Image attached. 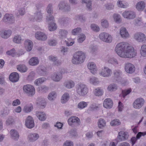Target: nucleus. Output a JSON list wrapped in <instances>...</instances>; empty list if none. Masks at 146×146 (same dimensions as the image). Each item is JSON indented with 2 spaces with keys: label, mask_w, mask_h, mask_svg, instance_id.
<instances>
[{
  "label": "nucleus",
  "mask_w": 146,
  "mask_h": 146,
  "mask_svg": "<svg viewBox=\"0 0 146 146\" xmlns=\"http://www.w3.org/2000/svg\"><path fill=\"white\" fill-rule=\"evenodd\" d=\"M128 45L125 42H123L118 44L115 50L118 55L121 57L125 56L124 54Z\"/></svg>",
  "instance_id": "obj_1"
},
{
  "label": "nucleus",
  "mask_w": 146,
  "mask_h": 146,
  "mask_svg": "<svg viewBox=\"0 0 146 146\" xmlns=\"http://www.w3.org/2000/svg\"><path fill=\"white\" fill-rule=\"evenodd\" d=\"M86 57L84 52L81 51L76 52L72 58V62L74 64H78L83 62Z\"/></svg>",
  "instance_id": "obj_2"
},
{
  "label": "nucleus",
  "mask_w": 146,
  "mask_h": 146,
  "mask_svg": "<svg viewBox=\"0 0 146 146\" xmlns=\"http://www.w3.org/2000/svg\"><path fill=\"white\" fill-rule=\"evenodd\" d=\"M76 91L79 95L84 96L87 94L88 90L85 84L83 83H80L77 85Z\"/></svg>",
  "instance_id": "obj_3"
},
{
  "label": "nucleus",
  "mask_w": 146,
  "mask_h": 146,
  "mask_svg": "<svg viewBox=\"0 0 146 146\" xmlns=\"http://www.w3.org/2000/svg\"><path fill=\"white\" fill-rule=\"evenodd\" d=\"M137 52L134 50L133 48L128 46L124 54L123 58H131L134 57L136 55Z\"/></svg>",
  "instance_id": "obj_4"
},
{
  "label": "nucleus",
  "mask_w": 146,
  "mask_h": 146,
  "mask_svg": "<svg viewBox=\"0 0 146 146\" xmlns=\"http://www.w3.org/2000/svg\"><path fill=\"white\" fill-rule=\"evenodd\" d=\"M99 37L101 40L106 42H111L112 40V37L111 36L106 33H101L99 35Z\"/></svg>",
  "instance_id": "obj_5"
},
{
  "label": "nucleus",
  "mask_w": 146,
  "mask_h": 146,
  "mask_svg": "<svg viewBox=\"0 0 146 146\" xmlns=\"http://www.w3.org/2000/svg\"><path fill=\"white\" fill-rule=\"evenodd\" d=\"M144 100L141 98H139L136 99L133 104V106L134 108L139 109L142 108L145 103Z\"/></svg>",
  "instance_id": "obj_6"
},
{
  "label": "nucleus",
  "mask_w": 146,
  "mask_h": 146,
  "mask_svg": "<svg viewBox=\"0 0 146 146\" xmlns=\"http://www.w3.org/2000/svg\"><path fill=\"white\" fill-rule=\"evenodd\" d=\"M2 20L6 23L12 24L15 22V18L13 15L6 13L4 15Z\"/></svg>",
  "instance_id": "obj_7"
},
{
  "label": "nucleus",
  "mask_w": 146,
  "mask_h": 146,
  "mask_svg": "<svg viewBox=\"0 0 146 146\" xmlns=\"http://www.w3.org/2000/svg\"><path fill=\"white\" fill-rule=\"evenodd\" d=\"M23 90L26 93L31 96H33L35 93V88L33 86L30 84L24 86L23 87Z\"/></svg>",
  "instance_id": "obj_8"
},
{
  "label": "nucleus",
  "mask_w": 146,
  "mask_h": 146,
  "mask_svg": "<svg viewBox=\"0 0 146 146\" xmlns=\"http://www.w3.org/2000/svg\"><path fill=\"white\" fill-rule=\"evenodd\" d=\"M43 18V14L40 10L38 9L34 13V17L31 21L39 22L42 20Z\"/></svg>",
  "instance_id": "obj_9"
},
{
  "label": "nucleus",
  "mask_w": 146,
  "mask_h": 146,
  "mask_svg": "<svg viewBox=\"0 0 146 146\" xmlns=\"http://www.w3.org/2000/svg\"><path fill=\"white\" fill-rule=\"evenodd\" d=\"M134 38L139 42H145L146 40L145 36L141 33H136L134 35Z\"/></svg>",
  "instance_id": "obj_10"
},
{
  "label": "nucleus",
  "mask_w": 146,
  "mask_h": 146,
  "mask_svg": "<svg viewBox=\"0 0 146 146\" xmlns=\"http://www.w3.org/2000/svg\"><path fill=\"white\" fill-rule=\"evenodd\" d=\"M58 6L59 10H62L64 11H69L71 9L70 6L69 4L64 1L60 2Z\"/></svg>",
  "instance_id": "obj_11"
},
{
  "label": "nucleus",
  "mask_w": 146,
  "mask_h": 146,
  "mask_svg": "<svg viewBox=\"0 0 146 146\" xmlns=\"http://www.w3.org/2000/svg\"><path fill=\"white\" fill-rule=\"evenodd\" d=\"M25 125L29 128H33L34 126V122L33 118L30 116H29L25 120Z\"/></svg>",
  "instance_id": "obj_12"
},
{
  "label": "nucleus",
  "mask_w": 146,
  "mask_h": 146,
  "mask_svg": "<svg viewBox=\"0 0 146 146\" xmlns=\"http://www.w3.org/2000/svg\"><path fill=\"white\" fill-rule=\"evenodd\" d=\"M123 16L128 19H132L135 17V14L132 11H125L122 13Z\"/></svg>",
  "instance_id": "obj_13"
},
{
  "label": "nucleus",
  "mask_w": 146,
  "mask_h": 146,
  "mask_svg": "<svg viewBox=\"0 0 146 146\" xmlns=\"http://www.w3.org/2000/svg\"><path fill=\"white\" fill-rule=\"evenodd\" d=\"M113 104L112 100L110 98L105 99L103 102V107L106 108L110 109L113 106Z\"/></svg>",
  "instance_id": "obj_14"
},
{
  "label": "nucleus",
  "mask_w": 146,
  "mask_h": 146,
  "mask_svg": "<svg viewBox=\"0 0 146 146\" xmlns=\"http://www.w3.org/2000/svg\"><path fill=\"white\" fill-rule=\"evenodd\" d=\"M11 138L15 141H17L19 138V135L18 132L14 129H11L9 132Z\"/></svg>",
  "instance_id": "obj_15"
},
{
  "label": "nucleus",
  "mask_w": 146,
  "mask_h": 146,
  "mask_svg": "<svg viewBox=\"0 0 146 146\" xmlns=\"http://www.w3.org/2000/svg\"><path fill=\"white\" fill-rule=\"evenodd\" d=\"M35 115L38 119L40 121H44L46 118V115L45 112L42 111H37Z\"/></svg>",
  "instance_id": "obj_16"
},
{
  "label": "nucleus",
  "mask_w": 146,
  "mask_h": 146,
  "mask_svg": "<svg viewBox=\"0 0 146 146\" xmlns=\"http://www.w3.org/2000/svg\"><path fill=\"white\" fill-rule=\"evenodd\" d=\"M125 68L127 73H133L135 70V68L134 65L129 63H128L125 64Z\"/></svg>",
  "instance_id": "obj_17"
},
{
  "label": "nucleus",
  "mask_w": 146,
  "mask_h": 146,
  "mask_svg": "<svg viewBox=\"0 0 146 146\" xmlns=\"http://www.w3.org/2000/svg\"><path fill=\"white\" fill-rule=\"evenodd\" d=\"M36 104L37 106L41 109H43L46 106V102L44 98H39L37 100Z\"/></svg>",
  "instance_id": "obj_18"
},
{
  "label": "nucleus",
  "mask_w": 146,
  "mask_h": 146,
  "mask_svg": "<svg viewBox=\"0 0 146 146\" xmlns=\"http://www.w3.org/2000/svg\"><path fill=\"white\" fill-rule=\"evenodd\" d=\"M12 32L11 30H4L0 31V35L1 37L4 39H7L11 35Z\"/></svg>",
  "instance_id": "obj_19"
},
{
  "label": "nucleus",
  "mask_w": 146,
  "mask_h": 146,
  "mask_svg": "<svg viewBox=\"0 0 146 146\" xmlns=\"http://www.w3.org/2000/svg\"><path fill=\"white\" fill-rule=\"evenodd\" d=\"M36 38L38 40L44 41L47 39L46 35L44 33L41 32H37L35 34Z\"/></svg>",
  "instance_id": "obj_20"
},
{
  "label": "nucleus",
  "mask_w": 146,
  "mask_h": 146,
  "mask_svg": "<svg viewBox=\"0 0 146 146\" xmlns=\"http://www.w3.org/2000/svg\"><path fill=\"white\" fill-rule=\"evenodd\" d=\"M128 137L129 135L127 132L121 131L118 133L117 138L120 141H125L128 139Z\"/></svg>",
  "instance_id": "obj_21"
},
{
  "label": "nucleus",
  "mask_w": 146,
  "mask_h": 146,
  "mask_svg": "<svg viewBox=\"0 0 146 146\" xmlns=\"http://www.w3.org/2000/svg\"><path fill=\"white\" fill-rule=\"evenodd\" d=\"M68 123L70 125H72L73 123H76L80 124V121L79 119L76 116H72L70 117L68 120Z\"/></svg>",
  "instance_id": "obj_22"
},
{
  "label": "nucleus",
  "mask_w": 146,
  "mask_h": 146,
  "mask_svg": "<svg viewBox=\"0 0 146 146\" xmlns=\"http://www.w3.org/2000/svg\"><path fill=\"white\" fill-rule=\"evenodd\" d=\"M39 137V135L38 134L34 132L30 133L28 135V138L29 140L32 142H34Z\"/></svg>",
  "instance_id": "obj_23"
},
{
  "label": "nucleus",
  "mask_w": 146,
  "mask_h": 146,
  "mask_svg": "<svg viewBox=\"0 0 146 146\" xmlns=\"http://www.w3.org/2000/svg\"><path fill=\"white\" fill-rule=\"evenodd\" d=\"M19 78V74H11L9 76V79L11 82H17Z\"/></svg>",
  "instance_id": "obj_24"
},
{
  "label": "nucleus",
  "mask_w": 146,
  "mask_h": 146,
  "mask_svg": "<svg viewBox=\"0 0 146 146\" xmlns=\"http://www.w3.org/2000/svg\"><path fill=\"white\" fill-rule=\"evenodd\" d=\"M64 85L68 89H71L73 88L75 86V83L73 81L71 80H67L64 83Z\"/></svg>",
  "instance_id": "obj_25"
},
{
  "label": "nucleus",
  "mask_w": 146,
  "mask_h": 146,
  "mask_svg": "<svg viewBox=\"0 0 146 146\" xmlns=\"http://www.w3.org/2000/svg\"><path fill=\"white\" fill-rule=\"evenodd\" d=\"M146 135V131L144 132H139L137 135L136 137H133L131 139V141L132 145H133L135 143L137 139L140 138L142 135Z\"/></svg>",
  "instance_id": "obj_26"
},
{
  "label": "nucleus",
  "mask_w": 146,
  "mask_h": 146,
  "mask_svg": "<svg viewBox=\"0 0 146 146\" xmlns=\"http://www.w3.org/2000/svg\"><path fill=\"white\" fill-rule=\"evenodd\" d=\"M48 59L50 60L53 62L55 65L58 66L61 64V62L58 60L56 56L51 55L48 56Z\"/></svg>",
  "instance_id": "obj_27"
},
{
  "label": "nucleus",
  "mask_w": 146,
  "mask_h": 146,
  "mask_svg": "<svg viewBox=\"0 0 146 146\" xmlns=\"http://www.w3.org/2000/svg\"><path fill=\"white\" fill-rule=\"evenodd\" d=\"M24 44L27 50L30 51L33 48V44L31 40H26L25 41Z\"/></svg>",
  "instance_id": "obj_28"
},
{
  "label": "nucleus",
  "mask_w": 146,
  "mask_h": 146,
  "mask_svg": "<svg viewBox=\"0 0 146 146\" xmlns=\"http://www.w3.org/2000/svg\"><path fill=\"white\" fill-rule=\"evenodd\" d=\"M100 104H96L93 103L91 104L88 108L87 110V111L89 112V111H93L96 110L100 108Z\"/></svg>",
  "instance_id": "obj_29"
},
{
  "label": "nucleus",
  "mask_w": 146,
  "mask_h": 146,
  "mask_svg": "<svg viewBox=\"0 0 146 146\" xmlns=\"http://www.w3.org/2000/svg\"><path fill=\"white\" fill-rule=\"evenodd\" d=\"M70 99V95L68 92L64 93L62 96L61 102L62 104H64L67 102Z\"/></svg>",
  "instance_id": "obj_30"
},
{
  "label": "nucleus",
  "mask_w": 146,
  "mask_h": 146,
  "mask_svg": "<svg viewBox=\"0 0 146 146\" xmlns=\"http://www.w3.org/2000/svg\"><path fill=\"white\" fill-rule=\"evenodd\" d=\"M88 67L89 69L91 70V72H96L97 69L95 64L93 62H90L88 63Z\"/></svg>",
  "instance_id": "obj_31"
},
{
  "label": "nucleus",
  "mask_w": 146,
  "mask_h": 146,
  "mask_svg": "<svg viewBox=\"0 0 146 146\" xmlns=\"http://www.w3.org/2000/svg\"><path fill=\"white\" fill-rule=\"evenodd\" d=\"M39 62V60L37 57H33L29 60V64L32 66H36L38 65Z\"/></svg>",
  "instance_id": "obj_32"
},
{
  "label": "nucleus",
  "mask_w": 146,
  "mask_h": 146,
  "mask_svg": "<svg viewBox=\"0 0 146 146\" xmlns=\"http://www.w3.org/2000/svg\"><path fill=\"white\" fill-rule=\"evenodd\" d=\"M33 109V106L31 104H29L25 105L23 108V111L26 113L31 112Z\"/></svg>",
  "instance_id": "obj_33"
},
{
  "label": "nucleus",
  "mask_w": 146,
  "mask_h": 146,
  "mask_svg": "<svg viewBox=\"0 0 146 146\" xmlns=\"http://www.w3.org/2000/svg\"><path fill=\"white\" fill-rule=\"evenodd\" d=\"M57 96L56 92L55 91H52L48 94L47 98L50 101H53L56 98Z\"/></svg>",
  "instance_id": "obj_34"
},
{
  "label": "nucleus",
  "mask_w": 146,
  "mask_h": 146,
  "mask_svg": "<svg viewBox=\"0 0 146 146\" xmlns=\"http://www.w3.org/2000/svg\"><path fill=\"white\" fill-rule=\"evenodd\" d=\"M52 75V79L54 81L58 82L62 78V74H53Z\"/></svg>",
  "instance_id": "obj_35"
},
{
  "label": "nucleus",
  "mask_w": 146,
  "mask_h": 146,
  "mask_svg": "<svg viewBox=\"0 0 146 146\" xmlns=\"http://www.w3.org/2000/svg\"><path fill=\"white\" fill-rule=\"evenodd\" d=\"M120 33L121 36L123 38H127L129 36V34L125 28H121L120 30Z\"/></svg>",
  "instance_id": "obj_36"
},
{
  "label": "nucleus",
  "mask_w": 146,
  "mask_h": 146,
  "mask_svg": "<svg viewBox=\"0 0 146 146\" xmlns=\"http://www.w3.org/2000/svg\"><path fill=\"white\" fill-rule=\"evenodd\" d=\"M98 127L102 129L106 125L105 120L102 118L100 119L98 122Z\"/></svg>",
  "instance_id": "obj_37"
},
{
  "label": "nucleus",
  "mask_w": 146,
  "mask_h": 146,
  "mask_svg": "<svg viewBox=\"0 0 146 146\" xmlns=\"http://www.w3.org/2000/svg\"><path fill=\"white\" fill-rule=\"evenodd\" d=\"M59 22L61 25H64L69 23L70 21V19L67 17H62L59 19Z\"/></svg>",
  "instance_id": "obj_38"
},
{
  "label": "nucleus",
  "mask_w": 146,
  "mask_h": 146,
  "mask_svg": "<svg viewBox=\"0 0 146 146\" xmlns=\"http://www.w3.org/2000/svg\"><path fill=\"white\" fill-rule=\"evenodd\" d=\"M136 8L138 10H143L145 8V4L143 1L139 2L136 5Z\"/></svg>",
  "instance_id": "obj_39"
},
{
  "label": "nucleus",
  "mask_w": 146,
  "mask_h": 146,
  "mask_svg": "<svg viewBox=\"0 0 146 146\" xmlns=\"http://www.w3.org/2000/svg\"><path fill=\"white\" fill-rule=\"evenodd\" d=\"M103 90L100 88H97L94 90V94L96 96H101L103 94Z\"/></svg>",
  "instance_id": "obj_40"
},
{
  "label": "nucleus",
  "mask_w": 146,
  "mask_h": 146,
  "mask_svg": "<svg viewBox=\"0 0 146 146\" xmlns=\"http://www.w3.org/2000/svg\"><path fill=\"white\" fill-rule=\"evenodd\" d=\"M88 102L82 101L80 102L78 104L77 107L80 109H83L87 106Z\"/></svg>",
  "instance_id": "obj_41"
},
{
  "label": "nucleus",
  "mask_w": 146,
  "mask_h": 146,
  "mask_svg": "<svg viewBox=\"0 0 146 146\" xmlns=\"http://www.w3.org/2000/svg\"><path fill=\"white\" fill-rule=\"evenodd\" d=\"M17 69L20 72H25L27 70V68L25 65H18L17 67Z\"/></svg>",
  "instance_id": "obj_42"
},
{
  "label": "nucleus",
  "mask_w": 146,
  "mask_h": 146,
  "mask_svg": "<svg viewBox=\"0 0 146 146\" xmlns=\"http://www.w3.org/2000/svg\"><path fill=\"white\" fill-rule=\"evenodd\" d=\"M46 80V79L45 78H39L36 80L34 82L35 84L36 85H40Z\"/></svg>",
  "instance_id": "obj_43"
},
{
  "label": "nucleus",
  "mask_w": 146,
  "mask_h": 146,
  "mask_svg": "<svg viewBox=\"0 0 146 146\" xmlns=\"http://www.w3.org/2000/svg\"><path fill=\"white\" fill-rule=\"evenodd\" d=\"M117 86L116 84H112L109 85L107 88L108 91L111 92L117 89Z\"/></svg>",
  "instance_id": "obj_44"
},
{
  "label": "nucleus",
  "mask_w": 146,
  "mask_h": 146,
  "mask_svg": "<svg viewBox=\"0 0 146 146\" xmlns=\"http://www.w3.org/2000/svg\"><path fill=\"white\" fill-rule=\"evenodd\" d=\"M22 39L21 36L17 35L15 36L13 39V41L15 43L19 44L21 42Z\"/></svg>",
  "instance_id": "obj_45"
},
{
  "label": "nucleus",
  "mask_w": 146,
  "mask_h": 146,
  "mask_svg": "<svg viewBox=\"0 0 146 146\" xmlns=\"http://www.w3.org/2000/svg\"><path fill=\"white\" fill-rule=\"evenodd\" d=\"M59 33L61 37L62 38H65L68 33V31L64 29L60 30Z\"/></svg>",
  "instance_id": "obj_46"
},
{
  "label": "nucleus",
  "mask_w": 146,
  "mask_h": 146,
  "mask_svg": "<svg viewBox=\"0 0 146 146\" xmlns=\"http://www.w3.org/2000/svg\"><path fill=\"white\" fill-rule=\"evenodd\" d=\"M140 53L143 56H146V45L143 44L141 47Z\"/></svg>",
  "instance_id": "obj_47"
},
{
  "label": "nucleus",
  "mask_w": 146,
  "mask_h": 146,
  "mask_svg": "<svg viewBox=\"0 0 146 146\" xmlns=\"http://www.w3.org/2000/svg\"><path fill=\"white\" fill-rule=\"evenodd\" d=\"M90 82L94 85H96L99 83L98 79L94 77H92L90 78Z\"/></svg>",
  "instance_id": "obj_48"
},
{
  "label": "nucleus",
  "mask_w": 146,
  "mask_h": 146,
  "mask_svg": "<svg viewBox=\"0 0 146 146\" xmlns=\"http://www.w3.org/2000/svg\"><path fill=\"white\" fill-rule=\"evenodd\" d=\"M91 29L94 31L97 32L100 30V29L99 26L95 24H92L90 26Z\"/></svg>",
  "instance_id": "obj_49"
},
{
  "label": "nucleus",
  "mask_w": 146,
  "mask_h": 146,
  "mask_svg": "<svg viewBox=\"0 0 146 146\" xmlns=\"http://www.w3.org/2000/svg\"><path fill=\"white\" fill-rule=\"evenodd\" d=\"M46 11L49 14H52L53 13V9L52 4H49L47 6L46 9Z\"/></svg>",
  "instance_id": "obj_50"
},
{
  "label": "nucleus",
  "mask_w": 146,
  "mask_h": 146,
  "mask_svg": "<svg viewBox=\"0 0 146 146\" xmlns=\"http://www.w3.org/2000/svg\"><path fill=\"white\" fill-rule=\"evenodd\" d=\"M121 122L119 120L117 119H114L112 120L110 122V124L112 126L118 125H120Z\"/></svg>",
  "instance_id": "obj_51"
},
{
  "label": "nucleus",
  "mask_w": 146,
  "mask_h": 146,
  "mask_svg": "<svg viewBox=\"0 0 146 146\" xmlns=\"http://www.w3.org/2000/svg\"><path fill=\"white\" fill-rule=\"evenodd\" d=\"M48 23V29L50 31H53L56 29V27L55 26V24L54 23V22H50Z\"/></svg>",
  "instance_id": "obj_52"
},
{
  "label": "nucleus",
  "mask_w": 146,
  "mask_h": 146,
  "mask_svg": "<svg viewBox=\"0 0 146 146\" xmlns=\"http://www.w3.org/2000/svg\"><path fill=\"white\" fill-rule=\"evenodd\" d=\"M124 106L123 103L121 102L118 103L117 107V110L119 112H121L123 111L124 109Z\"/></svg>",
  "instance_id": "obj_53"
},
{
  "label": "nucleus",
  "mask_w": 146,
  "mask_h": 146,
  "mask_svg": "<svg viewBox=\"0 0 146 146\" xmlns=\"http://www.w3.org/2000/svg\"><path fill=\"white\" fill-rule=\"evenodd\" d=\"M68 133L70 136L72 137L75 136L77 135L76 131L74 129L70 130L68 132Z\"/></svg>",
  "instance_id": "obj_54"
},
{
  "label": "nucleus",
  "mask_w": 146,
  "mask_h": 146,
  "mask_svg": "<svg viewBox=\"0 0 146 146\" xmlns=\"http://www.w3.org/2000/svg\"><path fill=\"white\" fill-rule=\"evenodd\" d=\"M92 0H82L83 2L86 3L87 7L90 9L92 6Z\"/></svg>",
  "instance_id": "obj_55"
},
{
  "label": "nucleus",
  "mask_w": 146,
  "mask_h": 146,
  "mask_svg": "<svg viewBox=\"0 0 146 146\" xmlns=\"http://www.w3.org/2000/svg\"><path fill=\"white\" fill-rule=\"evenodd\" d=\"M81 31V29L80 28L78 27L74 29L72 31V33L73 35L78 34Z\"/></svg>",
  "instance_id": "obj_56"
},
{
  "label": "nucleus",
  "mask_w": 146,
  "mask_h": 146,
  "mask_svg": "<svg viewBox=\"0 0 146 146\" xmlns=\"http://www.w3.org/2000/svg\"><path fill=\"white\" fill-rule=\"evenodd\" d=\"M52 14H50L47 16L46 20L48 23L54 22V17L51 15Z\"/></svg>",
  "instance_id": "obj_57"
},
{
  "label": "nucleus",
  "mask_w": 146,
  "mask_h": 146,
  "mask_svg": "<svg viewBox=\"0 0 146 146\" xmlns=\"http://www.w3.org/2000/svg\"><path fill=\"white\" fill-rule=\"evenodd\" d=\"M14 122V119L12 117H9L6 121L7 125H10L13 123Z\"/></svg>",
  "instance_id": "obj_58"
},
{
  "label": "nucleus",
  "mask_w": 146,
  "mask_h": 146,
  "mask_svg": "<svg viewBox=\"0 0 146 146\" xmlns=\"http://www.w3.org/2000/svg\"><path fill=\"white\" fill-rule=\"evenodd\" d=\"M102 21L101 25L103 28H107L108 27L109 23L107 20L103 19Z\"/></svg>",
  "instance_id": "obj_59"
},
{
  "label": "nucleus",
  "mask_w": 146,
  "mask_h": 146,
  "mask_svg": "<svg viewBox=\"0 0 146 146\" xmlns=\"http://www.w3.org/2000/svg\"><path fill=\"white\" fill-rule=\"evenodd\" d=\"M112 72L111 70L107 67H104L102 69L101 73H110Z\"/></svg>",
  "instance_id": "obj_60"
},
{
  "label": "nucleus",
  "mask_w": 146,
  "mask_h": 146,
  "mask_svg": "<svg viewBox=\"0 0 146 146\" xmlns=\"http://www.w3.org/2000/svg\"><path fill=\"white\" fill-rule=\"evenodd\" d=\"M86 36L84 34H81L79 36L78 42L79 43L82 42L85 39Z\"/></svg>",
  "instance_id": "obj_61"
},
{
  "label": "nucleus",
  "mask_w": 146,
  "mask_h": 146,
  "mask_svg": "<svg viewBox=\"0 0 146 146\" xmlns=\"http://www.w3.org/2000/svg\"><path fill=\"white\" fill-rule=\"evenodd\" d=\"M131 90L129 88L127 90H123L122 91V94L123 97H124L126 95L130 93L131 92Z\"/></svg>",
  "instance_id": "obj_62"
},
{
  "label": "nucleus",
  "mask_w": 146,
  "mask_h": 146,
  "mask_svg": "<svg viewBox=\"0 0 146 146\" xmlns=\"http://www.w3.org/2000/svg\"><path fill=\"white\" fill-rule=\"evenodd\" d=\"M73 143L70 140L66 141L63 143V146H73Z\"/></svg>",
  "instance_id": "obj_63"
},
{
  "label": "nucleus",
  "mask_w": 146,
  "mask_h": 146,
  "mask_svg": "<svg viewBox=\"0 0 146 146\" xmlns=\"http://www.w3.org/2000/svg\"><path fill=\"white\" fill-rule=\"evenodd\" d=\"M47 90V88L45 86H42L39 87L38 88V90L40 92H46Z\"/></svg>",
  "instance_id": "obj_64"
}]
</instances>
